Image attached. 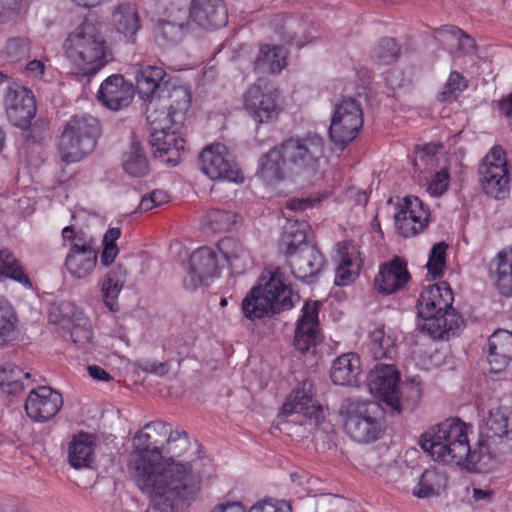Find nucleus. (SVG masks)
Here are the masks:
<instances>
[{
    "mask_svg": "<svg viewBox=\"0 0 512 512\" xmlns=\"http://www.w3.org/2000/svg\"><path fill=\"white\" fill-rule=\"evenodd\" d=\"M18 317L5 300H0V347H5L15 341L18 335Z\"/></svg>",
    "mask_w": 512,
    "mask_h": 512,
    "instance_id": "e433bc0d",
    "label": "nucleus"
},
{
    "mask_svg": "<svg viewBox=\"0 0 512 512\" xmlns=\"http://www.w3.org/2000/svg\"><path fill=\"white\" fill-rule=\"evenodd\" d=\"M314 387L311 382L304 381L298 388L293 390L284 404L281 411L285 416L294 413L302 414L310 423L318 426L325 419L322 406L314 399Z\"/></svg>",
    "mask_w": 512,
    "mask_h": 512,
    "instance_id": "a211bd4d",
    "label": "nucleus"
},
{
    "mask_svg": "<svg viewBox=\"0 0 512 512\" xmlns=\"http://www.w3.org/2000/svg\"><path fill=\"white\" fill-rule=\"evenodd\" d=\"M343 408L344 430L353 440L371 443L384 434L385 411L378 402L348 399Z\"/></svg>",
    "mask_w": 512,
    "mask_h": 512,
    "instance_id": "0eeeda50",
    "label": "nucleus"
},
{
    "mask_svg": "<svg viewBox=\"0 0 512 512\" xmlns=\"http://www.w3.org/2000/svg\"><path fill=\"white\" fill-rule=\"evenodd\" d=\"M49 129V122L43 119L36 120L25 131L24 139L29 144H42Z\"/></svg>",
    "mask_w": 512,
    "mask_h": 512,
    "instance_id": "603ef678",
    "label": "nucleus"
},
{
    "mask_svg": "<svg viewBox=\"0 0 512 512\" xmlns=\"http://www.w3.org/2000/svg\"><path fill=\"white\" fill-rule=\"evenodd\" d=\"M321 305L319 301H306L302 307L293 342L295 349L301 354L314 349L322 341L318 319Z\"/></svg>",
    "mask_w": 512,
    "mask_h": 512,
    "instance_id": "f3484780",
    "label": "nucleus"
},
{
    "mask_svg": "<svg viewBox=\"0 0 512 512\" xmlns=\"http://www.w3.org/2000/svg\"><path fill=\"white\" fill-rule=\"evenodd\" d=\"M308 231L309 225L305 222L290 221L284 226L281 244L285 248L286 256L303 250L304 246H315L307 240Z\"/></svg>",
    "mask_w": 512,
    "mask_h": 512,
    "instance_id": "c9c22d12",
    "label": "nucleus"
},
{
    "mask_svg": "<svg viewBox=\"0 0 512 512\" xmlns=\"http://www.w3.org/2000/svg\"><path fill=\"white\" fill-rule=\"evenodd\" d=\"M119 254V249L117 245L103 246V251L100 256V262L103 266H110L117 255Z\"/></svg>",
    "mask_w": 512,
    "mask_h": 512,
    "instance_id": "e2e57ef3",
    "label": "nucleus"
},
{
    "mask_svg": "<svg viewBox=\"0 0 512 512\" xmlns=\"http://www.w3.org/2000/svg\"><path fill=\"white\" fill-rule=\"evenodd\" d=\"M30 373L24 372L14 364L0 367V389L7 394H16L24 389L23 379H28Z\"/></svg>",
    "mask_w": 512,
    "mask_h": 512,
    "instance_id": "ea45409f",
    "label": "nucleus"
},
{
    "mask_svg": "<svg viewBox=\"0 0 512 512\" xmlns=\"http://www.w3.org/2000/svg\"><path fill=\"white\" fill-rule=\"evenodd\" d=\"M453 299L452 290L446 282L424 288L417 301L421 319L418 329L434 339H442L445 334L459 328L462 317L452 307Z\"/></svg>",
    "mask_w": 512,
    "mask_h": 512,
    "instance_id": "39448f33",
    "label": "nucleus"
},
{
    "mask_svg": "<svg viewBox=\"0 0 512 512\" xmlns=\"http://www.w3.org/2000/svg\"><path fill=\"white\" fill-rule=\"evenodd\" d=\"M280 92L265 78H258L243 94L244 109L259 124L276 120L281 108Z\"/></svg>",
    "mask_w": 512,
    "mask_h": 512,
    "instance_id": "ddd939ff",
    "label": "nucleus"
},
{
    "mask_svg": "<svg viewBox=\"0 0 512 512\" xmlns=\"http://www.w3.org/2000/svg\"><path fill=\"white\" fill-rule=\"evenodd\" d=\"M499 110L506 117H512V93L501 99L498 103Z\"/></svg>",
    "mask_w": 512,
    "mask_h": 512,
    "instance_id": "774afa93",
    "label": "nucleus"
},
{
    "mask_svg": "<svg viewBox=\"0 0 512 512\" xmlns=\"http://www.w3.org/2000/svg\"><path fill=\"white\" fill-rule=\"evenodd\" d=\"M95 447L92 434L81 431L73 435L68 446L69 464L76 469L89 467L94 460Z\"/></svg>",
    "mask_w": 512,
    "mask_h": 512,
    "instance_id": "c756f323",
    "label": "nucleus"
},
{
    "mask_svg": "<svg viewBox=\"0 0 512 512\" xmlns=\"http://www.w3.org/2000/svg\"><path fill=\"white\" fill-rule=\"evenodd\" d=\"M420 447L438 463L455 464L468 472L487 473L488 453L482 454L479 439L471 446L467 426L459 418H448L425 431Z\"/></svg>",
    "mask_w": 512,
    "mask_h": 512,
    "instance_id": "f03ea898",
    "label": "nucleus"
},
{
    "mask_svg": "<svg viewBox=\"0 0 512 512\" xmlns=\"http://www.w3.org/2000/svg\"><path fill=\"white\" fill-rule=\"evenodd\" d=\"M509 181V173H503L492 179H482L480 183L487 195L495 199H504L509 193Z\"/></svg>",
    "mask_w": 512,
    "mask_h": 512,
    "instance_id": "49530a36",
    "label": "nucleus"
},
{
    "mask_svg": "<svg viewBox=\"0 0 512 512\" xmlns=\"http://www.w3.org/2000/svg\"><path fill=\"white\" fill-rule=\"evenodd\" d=\"M482 454L488 453L487 472L498 454L512 450V408L507 406L491 409L479 433Z\"/></svg>",
    "mask_w": 512,
    "mask_h": 512,
    "instance_id": "6e6552de",
    "label": "nucleus"
},
{
    "mask_svg": "<svg viewBox=\"0 0 512 512\" xmlns=\"http://www.w3.org/2000/svg\"><path fill=\"white\" fill-rule=\"evenodd\" d=\"M188 266L205 278L211 277L218 266L217 255L212 249L201 247L191 254Z\"/></svg>",
    "mask_w": 512,
    "mask_h": 512,
    "instance_id": "a19ab883",
    "label": "nucleus"
},
{
    "mask_svg": "<svg viewBox=\"0 0 512 512\" xmlns=\"http://www.w3.org/2000/svg\"><path fill=\"white\" fill-rule=\"evenodd\" d=\"M189 445L185 431H173L164 421L147 423L133 438L128 472L156 512H178L200 491L201 477L188 462H178Z\"/></svg>",
    "mask_w": 512,
    "mask_h": 512,
    "instance_id": "f257e3e1",
    "label": "nucleus"
},
{
    "mask_svg": "<svg viewBox=\"0 0 512 512\" xmlns=\"http://www.w3.org/2000/svg\"><path fill=\"white\" fill-rule=\"evenodd\" d=\"M98 260L95 248L81 246L69 248L65 258V267L74 279H84L92 274Z\"/></svg>",
    "mask_w": 512,
    "mask_h": 512,
    "instance_id": "cd10ccee",
    "label": "nucleus"
},
{
    "mask_svg": "<svg viewBox=\"0 0 512 512\" xmlns=\"http://www.w3.org/2000/svg\"><path fill=\"white\" fill-rule=\"evenodd\" d=\"M410 280L407 264L399 257L385 264L375 277V285L379 292L389 295L402 289Z\"/></svg>",
    "mask_w": 512,
    "mask_h": 512,
    "instance_id": "a878e982",
    "label": "nucleus"
},
{
    "mask_svg": "<svg viewBox=\"0 0 512 512\" xmlns=\"http://www.w3.org/2000/svg\"><path fill=\"white\" fill-rule=\"evenodd\" d=\"M201 171L211 180L242 182L241 171L228 148L221 143H214L202 150L199 155Z\"/></svg>",
    "mask_w": 512,
    "mask_h": 512,
    "instance_id": "4468645a",
    "label": "nucleus"
},
{
    "mask_svg": "<svg viewBox=\"0 0 512 512\" xmlns=\"http://www.w3.org/2000/svg\"><path fill=\"white\" fill-rule=\"evenodd\" d=\"M122 165L123 169L133 177L145 176L149 171L147 157L140 145L135 142L123 154Z\"/></svg>",
    "mask_w": 512,
    "mask_h": 512,
    "instance_id": "58836bf2",
    "label": "nucleus"
},
{
    "mask_svg": "<svg viewBox=\"0 0 512 512\" xmlns=\"http://www.w3.org/2000/svg\"><path fill=\"white\" fill-rule=\"evenodd\" d=\"M287 258L294 277L308 284L316 281L325 266L324 255L316 246H304Z\"/></svg>",
    "mask_w": 512,
    "mask_h": 512,
    "instance_id": "5701e85b",
    "label": "nucleus"
},
{
    "mask_svg": "<svg viewBox=\"0 0 512 512\" xmlns=\"http://www.w3.org/2000/svg\"><path fill=\"white\" fill-rule=\"evenodd\" d=\"M401 55V46L394 38H382L372 51V59L380 65H390Z\"/></svg>",
    "mask_w": 512,
    "mask_h": 512,
    "instance_id": "c03bdc74",
    "label": "nucleus"
},
{
    "mask_svg": "<svg viewBox=\"0 0 512 512\" xmlns=\"http://www.w3.org/2000/svg\"><path fill=\"white\" fill-rule=\"evenodd\" d=\"M63 406L62 395L49 386H39L30 391L24 408L27 416L35 422H46L53 418Z\"/></svg>",
    "mask_w": 512,
    "mask_h": 512,
    "instance_id": "aec40b11",
    "label": "nucleus"
},
{
    "mask_svg": "<svg viewBox=\"0 0 512 512\" xmlns=\"http://www.w3.org/2000/svg\"><path fill=\"white\" fill-rule=\"evenodd\" d=\"M168 201V193L164 190L156 189L141 198L139 209L141 211H150L155 207L167 203Z\"/></svg>",
    "mask_w": 512,
    "mask_h": 512,
    "instance_id": "864d4df0",
    "label": "nucleus"
},
{
    "mask_svg": "<svg viewBox=\"0 0 512 512\" xmlns=\"http://www.w3.org/2000/svg\"><path fill=\"white\" fill-rule=\"evenodd\" d=\"M422 398V388L419 382L413 379L411 382L404 383L399 389V405L401 401L408 404L413 409L415 408Z\"/></svg>",
    "mask_w": 512,
    "mask_h": 512,
    "instance_id": "3c124183",
    "label": "nucleus"
},
{
    "mask_svg": "<svg viewBox=\"0 0 512 512\" xmlns=\"http://www.w3.org/2000/svg\"><path fill=\"white\" fill-rule=\"evenodd\" d=\"M248 512H292L286 501L264 500L253 505Z\"/></svg>",
    "mask_w": 512,
    "mask_h": 512,
    "instance_id": "5fc2aeb1",
    "label": "nucleus"
},
{
    "mask_svg": "<svg viewBox=\"0 0 512 512\" xmlns=\"http://www.w3.org/2000/svg\"><path fill=\"white\" fill-rule=\"evenodd\" d=\"M209 227L216 232H225L236 223V215L227 210L213 208L207 213Z\"/></svg>",
    "mask_w": 512,
    "mask_h": 512,
    "instance_id": "de8ad7c7",
    "label": "nucleus"
},
{
    "mask_svg": "<svg viewBox=\"0 0 512 512\" xmlns=\"http://www.w3.org/2000/svg\"><path fill=\"white\" fill-rule=\"evenodd\" d=\"M228 15L223 0H192L186 22L177 20L164 21L161 24V35L175 43L184 28L194 23L203 29H217L227 24Z\"/></svg>",
    "mask_w": 512,
    "mask_h": 512,
    "instance_id": "1a4fd4ad",
    "label": "nucleus"
},
{
    "mask_svg": "<svg viewBox=\"0 0 512 512\" xmlns=\"http://www.w3.org/2000/svg\"><path fill=\"white\" fill-rule=\"evenodd\" d=\"M111 21L116 31L123 34L128 42H135V36L141 28L140 16L135 4L123 2L115 6Z\"/></svg>",
    "mask_w": 512,
    "mask_h": 512,
    "instance_id": "c85d7f7f",
    "label": "nucleus"
},
{
    "mask_svg": "<svg viewBox=\"0 0 512 512\" xmlns=\"http://www.w3.org/2000/svg\"><path fill=\"white\" fill-rule=\"evenodd\" d=\"M448 249V244L445 242H438L434 244L429 253L428 262L426 264V268L428 271V276L432 280H436L442 277L444 273V269L446 266V251Z\"/></svg>",
    "mask_w": 512,
    "mask_h": 512,
    "instance_id": "a18cd8bd",
    "label": "nucleus"
},
{
    "mask_svg": "<svg viewBox=\"0 0 512 512\" xmlns=\"http://www.w3.org/2000/svg\"><path fill=\"white\" fill-rule=\"evenodd\" d=\"M489 276L500 295L512 298V247L499 251L490 261Z\"/></svg>",
    "mask_w": 512,
    "mask_h": 512,
    "instance_id": "bb28decb",
    "label": "nucleus"
},
{
    "mask_svg": "<svg viewBox=\"0 0 512 512\" xmlns=\"http://www.w3.org/2000/svg\"><path fill=\"white\" fill-rule=\"evenodd\" d=\"M4 53L12 62L26 59L30 54L29 41L25 38H12L7 41Z\"/></svg>",
    "mask_w": 512,
    "mask_h": 512,
    "instance_id": "8fccbe9b",
    "label": "nucleus"
},
{
    "mask_svg": "<svg viewBox=\"0 0 512 512\" xmlns=\"http://www.w3.org/2000/svg\"><path fill=\"white\" fill-rule=\"evenodd\" d=\"M351 265H352V260L348 256L343 255L341 262L336 270L335 284L337 286H344L351 279L352 275L349 271V267Z\"/></svg>",
    "mask_w": 512,
    "mask_h": 512,
    "instance_id": "13d9d810",
    "label": "nucleus"
},
{
    "mask_svg": "<svg viewBox=\"0 0 512 512\" xmlns=\"http://www.w3.org/2000/svg\"><path fill=\"white\" fill-rule=\"evenodd\" d=\"M490 364H495V371H500L512 359V332L497 330L488 339Z\"/></svg>",
    "mask_w": 512,
    "mask_h": 512,
    "instance_id": "473e14b6",
    "label": "nucleus"
},
{
    "mask_svg": "<svg viewBox=\"0 0 512 512\" xmlns=\"http://www.w3.org/2000/svg\"><path fill=\"white\" fill-rule=\"evenodd\" d=\"M369 338L368 349L374 360H392L397 354L396 338L384 326L370 332Z\"/></svg>",
    "mask_w": 512,
    "mask_h": 512,
    "instance_id": "f704fd0d",
    "label": "nucleus"
},
{
    "mask_svg": "<svg viewBox=\"0 0 512 512\" xmlns=\"http://www.w3.org/2000/svg\"><path fill=\"white\" fill-rule=\"evenodd\" d=\"M126 277L127 269L122 264L111 268L105 275L101 290L103 300L111 311L119 310L117 299L126 282Z\"/></svg>",
    "mask_w": 512,
    "mask_h": 512,
    "instance_id": "72a5a7b5",
    "label": "nucleus"
},
{
    "mask_svg": "<svg viewBox=\"0 0 512 512\" xmlns=\"http://www.w3.org/2000/svg\"><path fill=\"white\" fill-rule=\"evenodd\" d=\"M361 104L352 97H344L335 105L329 127L331 141L344 150L358 135L363 126Z\"/></svg>",
    "mask_w": 512,
    "mask_h": 512,
    "instance_id": "9b49d317",
    "label": "nucleus"
},
{
    "mask_svg": "<svg viewBox=\"0 0 512 512\" xmlns=\"http://www.w3.org/2000/svg\"><path fill=\"white\" fill-rule=\"evenodd\" d=\"M211 512H245L241 503L228 502L216 505Z\"/></svg>",
    "mask_w": 512,
    "mask_h": 512,
    "instance_id": "338daca9",
    "label": "nucleus"
},
{
    "mask_svg": "<svg viewBox=\"0 0 512 512\" xmlns=\"http://www.w3.org/2000/svg\"><path fill=\"white\" fill-rule=\"evenodd\" d=\"M401 374L391 363H377L367 376L369 392L400 413L399 385Z\"/></svg>",
    "mask_w": 512,
    "mask_h": 512,
    "instance_id": "2eb2a0df",
    "label": "nucleus"
},
{
    "mask_svg": "<svg viewBox=\"0 0 512 512\" xmlns=\"http://www.w3.org/2000/svg\"><path fill=\"white\" fill-rule=\"evenodd\" d=\"M223 253L228 262L243 258V248L234 239H225L221 242Z\"/></svg>",
    "mask_w": 512,
    "mask_h": 512,
    "instance_id": "bf43d9fd",
    "label": "nucleus"
},
{
    "mask_svg": "<svg viewBox=\"0 0 512 512\" xmlns=\"http://www.w3.org/2000/svg\"><path fill=\"white\" fill-rule=\"evenodd\" d=\"M456 39L458 40V48L464 53H470L474 50L475 41L463 31L462 35H459Z\"/></svg>",
    "mask_w": 512,
    "mask_h": 512,
    "instance_id": "69168bd1",
    "label": "nucleus"
},
{
    "mask_svg": "<svg viewBox=\"0 0 512 512\" xmlns=\"http://www.w3.org/2000/svg\"><path fill=\"white\" fill-rule=\"evenodd\" d=\"M398 232L405 238L423 232L430 221L428 207L418 197H405L404 204L394 216Z\"/></svg>",
    "mask_w": 512,
    "mask_h": 512,
    "instance_id": "6ab92c4d",
    "label": "nucleus"
},
{
    "mask_svg": "<svg viewBox=\"0 0 512 512\" xmlns=\"http://www.w3.org/2000/svg\"><path fill=\"white\" fill-rule=\"evenodd\" d=\"M280 144L290 168L296 173L314 170L324 156L325 141L316 133L289 137Z\"/></svg>",
    "mask_w": 512,
    "mask_h": 512,
    "instance_id": "f8f14e48",
    "label": "nucleus"
},
{
    "mask_svg": "<svg viewBox=\"0 0 512 512\" xmlns=\"http://www.w3.org/2000/svg\"><path fill=\"white\" fill-rule=\"evenodd\" d=\"M449 173L447 170L443 169L439 172H437L432 179L431 183L428 187V192L432 196H440L444 192H446L449 184Z\"/></svg>",
    "mask_w": 512,
    "mask_h": 512,
    "instance_id": "6e6d98bb",
    "label": "nucleus"
},
{
    "mask_svg": "<svg viewBox=\"0 0 512 512\" xmlns=\"http://www.w3.org/2000/svg\"><path fill=\"white\" fill-rule=\"evenodd\" d=\"M286 66V51L276 45L264 44L253 62V70L261 74H278Z\"/></svg>",
    "mask_w": 512,
    "mask_h": 512,
    "instance_id": "2f4dec72",
    "label": "nucleus"
},
{
    "mask_svg": "<svg viewBox=\"0 0 512 512\" xmlns=\"http://www.w3.org/2000/svg\"><path fill=\"white\" fill-rule=\"evenodd\" d=\"M157 103L151 102L146 108V119L150 124V144L154 156L172 166L179 162L180 152L184 151L185 140L178 135V125L165 123L155 116Z\"/></svg>",
    "mask_w": 512,
    "mask_h": 512,
    "instance_id": "9d476101",
    "label": "nucleus"
},
{
    "mask_svg": "<svg viewBox=\"0 0 512 512\" xmlns=\"http://www.w3.org/2000/svg\"><path fill=\"white\" fill-rule=\"evenodd\" d=\"M293 297L285 272L278 266H270L242 300L241 310L250 321L260 320L290 310L294 306Z\"/></svg>",
    "mask_w": 512,
    "mask_h": 512,
    "instance_id": "7ed1b4c3",
    "label": "nucleus"
},
{
    "mask_svg": "<svg viewBox=\"0 0 512 512\" xmlns=\"http://www.w3.org/2000/svg\"><path fill=\"white\" fill-rule=\"evenodd\" d=\"M466 87V79L457 71H452L443 88V91L439 95V100L443 102L455 100L457 95L461 93Z\"/></svg>",
    "mask_w": 512,
    "mask_h": 512,
    "instance_id": "09e8293b",
    "label": "nucleus"
},
{
    "mask_svg": "<svg viewBox=\"0 0 512 512\" xmlns=\"http://www.w3.org/2000/svg\"><path fill=\"white\" fill-rule=\"evenodd\" d=\"M134 86L120 74L106 78L97 92V100L107 109L119 111L128 107L134 98Z\"/></svg>",
    "mask_w": 512,
    "mask_h": 512,
    "instance_id": "412c9836",
    "label": "nucleus"
},
{
    "mask_svg": "<svg viewBox=\"0 0 512 512\" xmlns=\"http://www.w3.org/2000/svg\"><path fill=\"white\" fill-rule=\"evenodd\" d=\"M159 101L163 102L161 114L165 123L173 125L181 124L185 114L190 108L191 92L187 86H175L167 83L163 93L159 95Z\"/></svg>",
    "mask_w": 512,
    "mask_h": 512,
    "instance_id": "4be33fe9",
    "label": "nucleus"
},
{
    "mask_svg": "<svg viewBox=\"0 0 512 512\" xmlns=\"http://www.w3.org/2000/svg\"><path fill=\"white\" fill-rule=\"evenodd\" d=\"M87 370L90 377H92L95 380L108 382L113 379L112 376L105 369L98 365H89Z\"/></svg>",
    "mask_w": 512,
    "mask_h": 512,
    "instance_id": "0e129e2a",
    "label": "nucleus"
},
{
    "mask_svg": "<svg viewBox=\"0 0 512 512\" xmlns=\"http://www.w3.org/2000/svg\"><path fill=\"white\" fill-rule=\"evenodd\" d=\"M139 368L146 372L157 376H165L169 372V367L165 362H156L146 360L138 364Z\"/></svg>",
    "mask_w": 512,
    "mask_h": 512,
    "instance_id": "052dcab7",
    "label": "nucleus"
},
{
    "mask_svg": "<svg viewBox=\"0 0 512 512\" xmlns=\"http://www.w3.org/2000/svg\"><path fill=\"white\" fill-rule=\"evenodd\" d=\"M288 173H294L287 162L281 144L275 145L259 161L257 175L266 184H276L284 180Z\"/></svg>",
    "mask_w": 512,
    "mask_h": 512,
    "instance_id": "393cba45",
    "label": "nucleus"
},
{
    "mask_svg": "<svg viewBox=\"0 0 512 512\" xmlns=\"http://www.w3.org/2000/svg\"><path fill=\"white\" fill-rule=\"evenodd\" d=\"M503 173H508L505 151L500 146H494L479 165V181L492 179V177Z\"/></svg>",
    "mask_w": 512,
    "mask_h": 512,
    "instance_id": "4c0bfd02",
    "label": "nucleus"
},
{
    "mask_svg": "<svg viewBox=\"0 0 512 512\" xmlns=\"http://www.w3.org/2000/svg\"><path fill=\"white\" fill-rule=\"evenodd\" d=\"M0 275L9 277L25 287L32 286L19 261L6 249L0 250Z\"/></svg>",
    "mask_w": 512,
    "mask_h": 512,
    "instance_id": "79ce46f5",
    "label": "nucleus"
},
{
    "mask_svg": "<svg viewBox=\"0 0 512 512\" xmlns=\"http://www.w3.org/2000/svg\"><path fill=\"white\" fill-rule=\"evenodd\" d=\"M64 49L85 76L95 75L111 60L101 24L90 19H85L68 35Z\"/></svg>",
    "mask_w": 512,
    "mask_h": 512,
    "instance_id": "20e7f679",
    "label": "nucleus"
},
{
    "mask_svg": "<svg viewBox=\"0 0 512 512\" xmlns=\"http://www.w3.org/2000/svg\"><path fill=\"white\" fill-rule=\"evenodd\" d=\"M101 135L100 121L89 113L71 116L64 124L57 143L60 160L66 164L75 163L96 148Z\"/></svg>",
    "mask_w": 512,
    "mask_h": 512,
    "instance_id": "423d86ee",
    "label": "nucleus"
},
{
    "mask_svg": "<svg viewBox=\"0 0 512 512\" xmlns=\"http://www.w3.org/2000/svg\"><path fill=\"white\" fill-rule=\"evenodd\" d=\"M206 279L202 274L189 267L187 275L183 279V286L186 290L195 291Z\"/></svg>",
    "mask_w": 512,
    "mask_h": 512,
    "instance_id": "680f3d73",
    "label": "nucleus"
},
{
    "mask_svg": "<svg viewBox=\"0 0 512 512\" xmlns=\"http://www.w3.org/2000/svg\"><path fill=\"white\" fill-rule=\"evenodd\" d=\"M70 337L78 347H82L91 342L93 333L90 328L85 325H74L70 330Z\"/></svg>",
    "mask_w": 512,
    "mask_h": 512,
    "instance_id": "4d7b16f0",
    "label": "nucleus"
},
{
    "mask_svg": "<svg viewBox=\"0 0 512 512\" xmlns=\"http://www.w3.org/2000/svg\"><path fill=\"white\" fill-rule=\"evenodd\" d=\"M167 74L165 70L156 65H139L135 72L136 89L141 99L148 101L147 106L151 102H156V98L163 93V89L167 86L169 80H166Z\"/></svg>",
    "mask_w": 512,
    "mask_h": 512,
    "instance_id": "b1692460",
    "label": "nucleus"
},
{
    "mask_svg": "<svg viewBox=\"0 0 512 512\" xmlns=\"http://www.w3.org/2000/svg\"><path fill=\"white\" fill-rule=\"evenodd\" d=\"M359 375L360 358L355 353L342 354L332 363L330 377L336 385H356Z\"/></svg>",
    "mask_w": 512,
    "mask_h": 512,
    "instance_id": "7c9ffc66",
    "label": "nucleus"
},
{
    "mask_svg": "<svg viewBox=\"0 0 512 512\" xmlns=\"http://www.w3.org/2000/svg\"><path fill=\"white\" fill-rule=\"evenodd\" d=\"M443 477L435 469H426L420 476L418 484L413 489L417 498H428L438 494L442 487Z\"/></svg>",
    "mask_w": 512,
    "mask_h": 512,
    "instance_id": "37998d69",
    "label": "nucleus"
},
{
    "mask_svg": "<svg viewBox=\"0 0 512 512\" xmlns=\"http://www.w3.org/2000/svg\"><path fill=\"white\" fill-rule=\"evenodd\" d=\"M4 106L9 122L19 129L28 128L37 112L33 92L15 82L9 84L7 88Z\"/></svg>",
    "mask_w": 512,
    "mask_h": 512,
    "instance_id": "dca6fc26",
    "label": "nucleus"
}]
</instances>
